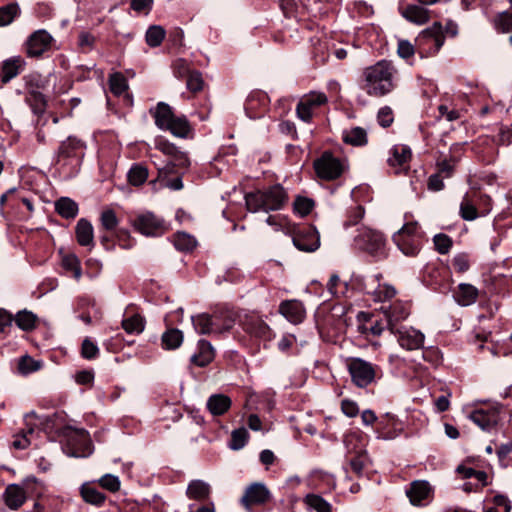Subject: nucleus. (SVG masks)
Listing matches in <instances>:
<instances>
[{
  "instance_id": "obj_1",
  "label": "nucleus",
  "mask_w": 512,
  "mask_h": 512,
  "mask_svg": "<svg viewBox=\"0 0 512 512\" xmlns=\"http://www.w3.org/2000/svg\"><path fill=\"white\" fill-rule=\"evenodd\" d=\"M395 68L391 62L381 60L365 69V87L369 94L385 95L394 87Z\"/></svg>"
},
{
  "instance_id": "obj_2",
  "label": "nucleus",
  "mask_w": 512,
  "mask_h": 512,
  "mask_svg": "<svg viewBox=\"0 0 512 512\" xmlns=\"http://www.w3.org/2000/svg\"><path fill=\"white\" fill-rule=\"evenodd\" d=\"M287 201V194L281 185H274L267 190L246 194L245 202L251 212L279 210Z\"/></svg>"
},
{
  "instance_id": "obj_3",
  "label": "nucleus",
  "mask_w": 512,
  "mask_h": 512,
  "mask_svg": "<svg viewBox=\"0 0 512 512\" xmlns=\"http://www.w3.org/2000/svg\"><path fill=\"white\" fill-rule=\"evenodd\" d=\"M150 112L159 129L167 130L178 138H187L189 136L192 128L188 120L184 116H175L168 104L159 102Z\"/></svg>"
},
{
  "instance_id": "obj_4",
  "label": "nucleus",
  "mask_w": 512,
  "mask_h": 512,
  "mask_svg": "<svg viewBox=\"0 0 512 512\" xmlns=\"http://www.w3.org/2000/svg\"><path fill=\"white\" fill-rule=\"evenodd\" d=\"M393 241L406 256H416L423 244V232L418 223L405 224L393 235Z\"/></svg>"
},
{
  "instance_id": "obj_5",
  "label": "nucleus",
  "mask_w": 512,
  "mask_h": 512,
  "mask_svg": "<svg viewBox=\"0 0 512 512\" xmlns=\"http://www.w3.org/2000/svg\"><path fill=\"white\" fill-rule=\"evenodd\" d=\"M354 245L375 258L381 259L386 256V239L378 230L369 227L358 228Z\"/></svg>"
},
{
  "instance_id": "obj_6",
  "label": "nucleus",
  "mask_w": 512,
  "mask_h": 512,
  "mask_svg": "<svg viewBox=\"0 0 512 512\" xmlns=\"http://www.w3.org/2000/svg\"><path fill=\"white\" fill-rule=\"evenodd\" d=\"M346 367L352 382L359 388L369 386L376 378V366L364 359L351 357L346 360Z\"/></svg>"
},
{
  "instance_id": "obj_7",
  "label": "nucleus",
  "mask_w": 512,
  "mask_h": 512,
  "mask_svg": "<svg viewBox=\"0 0 512 512\" xmlns=\"http://www.w3.org/2000/svg\"><path fill=\"white\" fill-rule=\"evenodd\" d=\"M445 35L440 22L424 29L416 38V46L419 51L426 55H435L443 46Z\"/></svg>"
},
{
  "instance_id": "obj_8",
  "label": "nucleus",
  "mask_w": 512,
  "mask_h": 512,
  "mask_svg": "<svg viewBox=\"0 0 512 512\" xmlns=\"http://www.w3.org/2000/svg\"><path fill=\"white\" fill-rule=\"evenodd\" d=\"M131 224L136 231L147 237L161 236L167 230L164 220L152 212L138 214Z\"/></svg>"
},
{
  "instance_id": "obj_9",
  "label": "nucleus",
  "mask_w": 512,
  "mask_h": 512,
  "mask_svg": "<svg viewBox=\"0 0 512 512\" xmlns=\"http://www.w3.org/2000/svg\"><path fill=\"white\" fill-rule=\"evenodd\" d=\"M64 451L72 457L89 456L92 453V444L88 432L84 429L70 430L67 434Z\"/></svg>"
},
{
  "instance_id": "obj_10",
  "label": "nucleus",
  "mask_w": 512,
  "mask_h": 512,
  "mask_svg": "<svg viewBox=\"0 0 512 512\" xmlns=\"http://www.w3.org/2000/svg\"><path fill=\"white\" fill-rule=\"evenodd\" d=\"M314 169L319 178L330 181L340 177L344 167L338 158L326 151L314 161Z\"/></svg>"
},
{
  "instance_id": "obj_11",
  "label": "nucleus",
  "mask_w": 512,
  "mask_h": 512,
  "mask_svg": "<svg viewBox=\"0 0 512 512\" xmlns=\"http://www.w3.org/2000/svg\"><path fill=\"white\" fill-rule=\"evenodd\" d=\"M380 311L386 319V326L391 333H395L398 323L406 320L410 315V304L406 301L395 300L388 305H382Z\"/></svg>"
},
{
  "instance_id": "obj_12",
  "label": "nucleus",
  "mask_w": 512,
  "mask_h": 512,
  "mask_svg": "<svg viewBox=\"0 0 512 512\" xmlns=\"http://www.w3.org/2000/svg\"><path fill=\"white\" fill-rule=\"evenodd\" d=\"M54 39L44 29L33 32L24 44L25 53L30 58H39L51 49Z\"/></svg>"
},
{
  "instance_id": "obj_13",
  "label": "nucleus",
  "mask_w": 512,
  "mask_h": 512,
  "mask_svg": "<svg viewBox=\"0 0 512 512\" xmlns=\"http://www.w3.org/2000/svg\"><path fill=\"white\" fill-rule=\"evenodd\" d=\"M344 443L347 452L352 455L350 459L351 470L357 475H360L368 461V457L363 446H358V443H360V436L356 433L348 434L344 439Z\"/></svg>"
},
{
  "instance_id": "obj_14",
  "label": "nucleus",
  "mask_w": 512,
  "mask_h": 512,
  "mask_svg": "<svg viewBox=\"0 0 512 512\" xmlns=\"http://www.w3.org/2000/svg\"><path fill=\"white\" fill-rule=\"evenodd\" d=\"M271 498V493L267 486L261 482H255L247 486L240 503L246 510H251L254 506L266 504Z\"/></svg>"
},
{
  "instance_id": "obj_15",
  "label": "nucleus",
  "mask_w": 512,
  "mask_h": 512,
  "mask_svg": "<svg viewBox=\"0 0 512 512\" xmlns=\"http://www.w3.org/2000/svg\"><path fill=\"white\" fill-rule=\"evenodd\" d=\"M381 278L382 276L377 274L368 280L366 284L367 293L372 296V299L375 302H381L382 305H388L391 303L392 299L395 298L397 291L394 286L388 283H381Z\"/></svg>"
},
{
  "instance_id": "obj_16",
  "label": "nucleus",
  "mask_w": 512,
  "mask_h": 512,
  "mask_svg": "<svg viewBox=\"0 0 512 512\" xmlns=\"http://www.w3.org/2000/svg\"><path fill=\"white\" fill-rule=\"evenodd\" d=\"M83 143L73 137H68L63 141L59 147L57 154V163L66 165L68 160H72L76 164L79 163L82 157Z\"/></svg>"
},
{
  "instance_id": "obj_17",
  "label": "nucleus",
  "mask_w": 512,
  "mask_h": 512,
  "mask_svg": "<svg viewBox=\"0 0 512 512\" xmlns=\"http://www.w3.org/2000/svg\"><path fill=\"white\" fill-rule=\"evenodd\" d=\"M398 11L405 20L416 25H424L431 18L430 10L422 4H405L400 2Z\"/></svg>"
},
{
  "instance_id": "obj_18",
  "label": "nucleus",
  "mask_w": 512,
  "mask_h": 512,
  "mask_svg": "<svg viewBox=\"0 0 512 512\" xmlns=\"http://www.w3.org/2000/svg\"><path fill=\"white\" fill-rule=\"evenodd\" d=\"M399 345L406 350H416L423 346L425 336L419 330L410 328H397L395 333Z\"/></svg>"
},
{
  "instance_id": "obj_19",
  "label": "nucleus",
  "mask_w": 512,
  "mask_h": 512,
  "mask_svg": "<svg viewBox=\"0 0 512 512\" xmlns=\"http://www.w3.org/2000/svg\"><path fill=\"white\" fill-rule=\"evenodd\" d=\"M469 419L484 431L493 429L499 420V409L497 407L481 408L473 411Z\"/></svg>"
},
{
  "instance_id": "obj_20",
  "label": "nucleus",
  "mask_w": 512,
  "mask_h": 512,
  "mask_svg": "<svg viewBox=\"0 0 512 512\" xmlns=\"http://www.w3.org/2000/svg\"><path fill=\"white\" fill-rule=\"evenodd\" d=\"M294 246L303 252H314L320 246L318 232L313 228H305L293 237Z\"/></svg>"
},
{
  "instance_id": "obj_21",
  "label": "nucleus",
  "mask_w": 512,
  "mask_h": 512,
  "mask_svg": "<svg viewBox=\"0 0 512 512\" xmlns=\"http://www.w3.org/2000/svg\"><path fill=\"white\" fill-rule=\"evenodd\" d=\"M25 65L24 58L19 55L5 59L1 64V82L8 83L24 70Z\"/></svg>"
},
{
  "instance_id": "obj_22",
  "label": "nucleus",
  "mask_w": 512,
  "mask_h": 512,
  "mask_svg": "<svg viewBox=\"0 0 512 512\" xmlns=\"http://www.w3.org/2000/svg\"><path fill=\"white\" fill-rule=\"evenodd\" d=\"M279 312L291 323H301L305 317L303 304L297 300H286L279 306Z\"/></svg>"
},
{
  "instance_id": "obj_23",
  "label": "nucleus",
  "mask_w": 512,
  "mask_h": 512,
  "mask_svg": "<svg viewBox=\"0 0 512 512\" xmlns=\"http://www.w3.org/2000/svg\"><path fill=\"white\" fill-rule=\"evenodd\" d=\"M478 289L472 284L460 283L453 292V298L460 306H470L477 301Z\"/></svg>"
},
{
  "instance_id": "obj_24",
  "label": "nucleus",
  "mask_w": 512,
  "mask_h": 512,
  "mask_svg": "<svg viewBox=\"0 0 512 512\" xmlns=\"http://www.w3.org/2000/svg\"><path fill=\"white\" fill-rule=\"evenodd\" d=\"M211 495V486L208 482L201 479H193L188 483L186 496L190 500L203 502L209 499Z\"/></svg>"
},
{
  "instance_id": "obj_25",
  "label": "nucleus",
  "mask_w": 512,
  "mask_h": 512,
  "mask_svg": "<svg viewBox=\"0 0 512 512\" xmlns=\"http://www.w3.org/2000/svg\"><path fill=\"white\" fill-rule=\"evenodd\" d=\"M215 351L213 346L207 340H199L197 345V352L192 355L191 362L199 367H205L213 361Z\"/></svg>"
},
{
  "instance_id": "obj_26",
  "label": "nucleus",
  "mask_w": 512,
  "mask_h": 512,
  "mask_svg": "<svg viewBox=\"0 0 512 512\" xmlns=\"http://www.w3.org/2000/svg\"><path fill=\"white\" fill-rule=\"evenodd\" d=\"M460 216L466 221H473L480 216H485L490 212V207L482 210L478 209L477 203L466 194L460 204Z\"/></svg>"
},
{
  "instance_id": "obj_27",
  "label": "nucleus",
  "mask_w": 512,
  "mask_h": 512,
  "mask_svg": "<svg viewBox=\"0 0 512 512\" xmlns=\"http://www.w3.org/2000/svg\"><path fill=\"white\" fill-rule=\"evenodd\" d=\"M388 164L391 167L405 168L411 158V149L404 144L394 145L390 150Z\"/></svg>"
},
{
  "instance_id": "obj_28",
  "label": "nucleus",
  "mask_w": 512,
  "mask_h": 512,
  "mask_svg": "<svg viewBox=\"0 0 512 512\" xmlns=\"http://www.w3.org/2000/svg\"><path fill=\"white\" fill-rule=\"evenodd\" d=\"M4 499L10 509L16 510L22 506L26 500L25 490L20 485L10 484L5 490Z\"/></svg>"
},
{
  "instance_id": "obj_29",
  "label": "nucleus",
  "mask_w": 512,
  "mask_h": 512,
  "mask_svg": "<svg viewBox=\"0 0 512 512\" xmlns=\"http://www.w3.org/2000/svg\"><path fill=\"white\" fill-rule=\"evenodd\" d=\"M326 98H304L297 104V115L304 122H310L313 110L325 103Z\"/></svg>"
},
{
  "instance_id": "obj_30",
  "label": "nucleus",
  "mask_w": 512,
  "mask_h": 512,
  "mask_svg": "<svg viewBox=\"0 0 512 512\" xmlns=\"http://www.w3.org/2000/svg\"><path fill=\"white\" fill-rule=\"evenodd\" d=\"M430 494V486L426 481H414L410 489L407 491V496L413 505H422L423 501L428 498Z\"/></svg>"
},
{
  "instance_id": "obj_31",
  "label": "nucleus",
  "mask_w": 512,
  "mask_h": 512,
  "mask_svg": "<svg viewBox=\"0 0 512 512\" xmlns=\"http://www.w3.org/2000/svg\"><path fill=\"white\" fill-rule=\"evenodd\" d=\"M231 399L224 394L211 395L207 400V408L214 416L223 415L231 407Z\"/></svg>"
},
{
  "instance_id": "obj_32",
  "label": "nucleus",
  "mask_w": 512,
  "mask_h": 512,
  "mask_svg": "<svg viewBox=\"0 0 512 512\" xmlns=\"http://www.w3.org/2000/svg\"><path fill=\"white\" fill-rule=\"evenodd\" d=\"M75 232L77 241L81 246L92 247L94 245L93 226L88 220L84 218L80 219L77 222Z\"/></svg>"
},
{
  "instance_id": "obj_33",
  "label": "nucleus",
  "mask_w": 512,
  "mask_h": 512,
  "mask_svg": "<svg viewBox=\"0 0 512 512\" xmlns=\"http://www.w3.org/2000/svg\"><path fill=\"white\" fill-rule=\"evenodd\" d=\"M25 87L30 96H43L47 80L41 74L31 73L24 77Z\"/></svg>"
},
{
  "instance_id": "obj_34",
  "label": "nucleus",
  "mask_w": 512,
  "mask_h": 512,
  "mask_svg": "<svg viewBox=\"0 0 512 512\" xmlns=\"http://www.w3.org/2000/svg\"><path fill=\"white\" fill-rule=\"evenodd\" d=\"M342 139L345 143L353 146H363L367 143V132L361 127H354L344 130Z\"/></svg>"
},
{
  "instance_id": "obj_35",
  "label": "nucleus",
  "mask_w": 512,
  "mask_h": 512,
  "mask_svg": "<svg viewBox=\"0 0 512 512\" xmlns=\"http://www.w3.org/2000/svg\"><path fill=\"white\" fill-rule=\"evenodd\" d=\"M250 333L262 339L265 343L270 342L273 338V333L270 327L260 319L252 320L248 326ZM267 347V344H264Z\"/></svg>"
},
{
  "instance_id": "obj_36",
  "label": "nucleus",
  "mask_w": 512,
  "mask_h": 512,
  "mask_svg": "<svg viewBox=\"0 0 512 512\" xmlns=\"http://www.w3.org/2000/svg\"><path fill=\"white\" fill-rule=\"evenodd\" d=\"M194 329L199 334H215V331L213 329V325L215 323H212V318L210 317V314L207 313H200L195 316H192L191 318Z\"/></svg>"
},
{
  "instance_id": "obj_37",
  "label": "nucleus",
  "mask_w": 512,
  "mask_h": 512,
  "mask_svg": "<svg viewBox=\"0 0 512 512\" xmlns=\"http://www.w3.org/2000/svg\"><path fill=\"white\" fill-rule=\"evenodd\" d=\"M55 209L64 218H74L78 213V205L68 197H62L55 202Z\"/></svg>"
},
{
  "instance_id": "obj_38",
  "label": "nucleus",
  "mask_w": 512,
  "mask_h": 512,
  "mask_svg": "<svg viewBox=\"0 0 512 512\" xmlns=\"http://www.w3.org/2000/svg\"><path fill=\"white\" fill-rule=\"evenodd\" d=\"M162 346L167 350L178 348L183 342V333L176 328L168 329L161 337Z\"/></svg>"
},
{
  "instance_id": "obj_39",
  "label": "nucleus",
  "mask_w": 512,
  "mask_h": 512,
  "mask_svg": "<svg viewBox=\"0 0 512 512\" xmlns=\"http://www.w3.org/2000/svg\"><path fill=\"white\" fill-rule=\"evenodd\" d=\"M81 495L85 502L96 506H101L105 501V495L90 484L82 485Z\"/></svg>"
},
{
  "instance_id": "obj_40",
  "label": "nucleus",
  "mask_w": 512,
  "mask_h": 512,
  "mask_svg": "<svg viewBox=\"0 0 512 512\" xmlns=\"http://www.w3.org/2000/svg\"><path fill=\"white\" fill-rule=\"evenodd\" d=\"M304 503L317 512H331L332 506L322 496L317 494H307L304 498Z\"/></svg>"
},
{
  "instance_id": "obj_41",
  "label": "nucleus",
  "mask_w": 512,
  "mask_h": 512,
  "mask_svg": "<svg viewBox=\"0 0 512 512\" xmlns=\"http://www.w3.org/2000/svg\"><path fill=\"white\" fill-rule=\"evenodd\" d=\"M145 327V321L139 314H134L122 320V328L128 334H140Z\"/></svg>"
},
{
  "instance_id": "obj_42",
  "label": "nucleus",
  "mask_w": 512,
  "mask_h": 512,
  "mask_svg": "<svg viewBox=\"0 0 512 512\" xmlns=\"http://www.w3.org/2000/svg\"><path fill=\"white\" fill-rule=\"evenodd\" d=\"M165 35L166 31L162 26H150L145 35L146 43L150 47H158L163 42Z\"/></svg>"
},
{
  "instance_id": "obj_43",
  "label": "nucleus",
  "mask_w": 512,
  "mask_h": 512,
  "mask_svg": "<svg viewBox=\"0 0 512 512\" xmlns=\"http://www.w3.org/2000/svg\"><path fill=\"white\" fill-rule=\"evenodd\" d=\"M110 91L115 95H121L128 89V82L126 77L120 73L115 72L109 76Z\"/></svg>"
},
{
  "instance_id": "obj_44",
  "label": "nucleus",
  "mask_w": 512,
  "mask_h": 512,
  "mask_svg": "<svg viewBox=\"0 0 512 512\" xmlns=\"http://www.w3.org/2000/svg\"><path fill=\"white\" fill-rule=\"evenodd\" d=\"M20 14V8L17 3H10L0 7V26L11 24Z\"/></svg>"
},
{
  "instance_id": "obj_45",
  "label": "nucleus",
  "mask_w": 512,
  "mask_h": 512,
  "mask_svg": "<svg viewBox=\"0 0 512 512\" xmlns=\"http://www.w3.org/2000/svg\"><path fill=\"white\" fill-rule=\"evenodd\" d=\"M210 317L212 318V323H215L213 325L215 333H223L233 326V319L225 313L215 312Z\"/></svg>"
},
{
  "instance_id": "obj_46",
  "label": "nucleus",
  "mask_w": 512,
  "mask_h": 512,
  "mask_svg": "<svg viewBox=\"0 0 512 512\" xmlns=\"http://www.w3.org/2000/svg\"><path fill=\"white\" fill-rule=\"evenodd\" d=\"M174 246L179 251H192L196 246V240L185 232H178L174 236Z\"/></svg>"
},
{
  "instance_id": "obj_47",
  "label": "nucleus",
  "mask_w": 512,
  "mask_h": 512,
  "mask_svg": "<svg viewBox=\"0 0 512 512\" xmlns=\"http://www.w3.org/2000/svg\"><path fill=\"white\" fill-rule=\"evenodd\" d=\"M100 222L104 230L112 232L117 228L119 219L114 210L104 209L100 215Z\"/></svg>"
},
{
  "instance_id": "obj_48",
  "label": "nucleus",
  "mask_w": 512,
  "mask_h": 512,
  "mask_svg": "<svg viewBox=\"0 0 512 512\" xmlns=\"http://www.w3.org/2000/svg\"><path fill=\"white\" fill-rule=\"evenodd\" d=\"M148 177V170L142 165H134L128 172V180L134 186L142 185Z\"/></svg>"
},
{
  "instance_id": "obj_49",
  "label": "nucleus",
  "mask_w": 512,
  "mask_h": 512,
  "mask_svg": "<svg viewBox=\"0 0 512 512\" xmlns=\"http://www.w3.org/2000/svg\"><path fill=\"white\" fill-rule=\"evenodd\" d=\"M62 266L64 269L71 271L76 280H79L82 275L80 261L74 254L64 255L62 258Z\"/></svg>"
},
{
  "instance_id": "obj_50",
  "label": "nucleus",
  "mask_w": 512,
  "mask_h": 512,
  "mask_svg": "<svg viewBox=\"0 0 512 512\" xmlns=\"http://www.w3.org/2000/svg\"><path fill=\"white\" fill-rule=\"evenodd\" d=\"M189 164L190 161L187 154L179 150L175 157L171 159L165 167L159 169V172L170 173L173 171L174 167L186 168Z\"/></svg>"
},
{
  "instance_id": "obj_51",
  "label": "nucleus",
  "mask_w": 512,
  "mask_h": 512,
  "mask_svg": "<svg viewBox=\"0 0 512 512\" xmlns=\"http://www.w3.org/2000/svg\"><path fill=\"white\" fill-rule=\"evenodd\" d=\"M15 322L22 330H31L35 327L36 316L32 312L21 311L17 313Z\"/></svg>"
},
{
  "instance_id": "obj_52",
  "label": "nucleus",
  "mask_w": 512,
  "mask_h": 512,
  "mask_svg": "<svg viewBox=\"0 0 512 512\" xmlns=\"http://www.w3.org/2000/svg\"><path fill=\"white\" fill-rule=\"evenodd\" d=\"M248 432L245 428H238L232 431L229 447L233 450L243 448L247 442Z\"/></svg>"
},
{
  "instance_id": "obj_53",
  "label": "nucleus",
  "mask_w": 512,
  "mask_h": 512,
  "mask_svg": "<svg viewBox=\"0 0 512 512\" xmlns=\"http://www.w3.org/2000/svg\"><path fill=\"white\" fill-rule=\"evenodd\" d=\"M155 148L171 159H173L179 151L175 144L169 142L164 137H157L155 139Z\"/></svg>"
},
{
  "instance_id": "obj_54",
  "label": "nucleus",
  "mask_w": 512,
  "mask_h": 512,
  "mask_svg": "<svg viewBox=\"0 0 512 512\" xmlns=\"http://www.w3.org/2000/svg\"><path fill=\"white\" fill-rule=\"evenodd\" d=\"M495 26L498 31L508 33L512 31V11L500 13L495 19Z\"/></svg>"
},
{
  "instance_id": "obj_55",
  "label": "nucleus",
  "mask_w": 512,
  "mask_h": 512,
  "mask_svg": "<svg viewBox=\"0 0 512 512\" xmlns=\"http://www.w3.org/2000/svg\"><path fill=\"white\" fill-rule=\"evenodd\" d=\"M314 206V202L306 197H297L294 201V211L300 216L308 215Z\"/></svg>"
},
{
  "instance_id": "obj_56",
  "label": "nucleus",
  "mask_w": 512,
  "mask_h": 512,
  "mask_svg": "<svg viewBox=\"0 0 512 512\" xmlns=\"http://www.w3.org/2000/svg\"><path fill=\"white\" fill-rule=\"evenodd\" d=\"M433 242L435 245V249L440 254H447L452 247V240L446 234L440 233V234L435 235L433 238Z\"/></svg>"
},
{
  "instance_id": "obj_57",
  "label": "nucleus",
  "mask_w": 512,
  "mask_h": 512,
  "mask_svg": "<svg viewBox=\"0 0 512 512\" xmlns=\"http://www.w3.org/2000/svg\"><path fill=\"white\" fill-rule=\"evenodd\" d=\"M99 484L110 492H116L120 489V480L112 474H105L99 479Z\"/></svg>"
},
{
  "instance_id": "obj_58",
  "label": "nucleus",
  "mask_w": 512,
  "mask_h": 512,
  "mask_svg": "<svg viewBox=\"0 0 512 512\" xmlns=\"http://www.w3.org/2000/svg\"><path fill=\"white\" fill-rule=\"evenodd\" d=\"M203 79L200 73L192 72L187 78V87L192 93H198L203 88Z\"/></svg>"
},
{
  "instance_id": "obj_59",
  "label": "nucleus",
  "mask_w": 512,
  "mask_h": 512,
  "mask_svg": "<svg viewBox=\"0 0 512 512\" xmlns=\"http://www.w3.org/2000/svg\"><path fill=\"white\" fill-rule=\"evenodd\" d=\"M99 353L98 346L89 338L84 339L81 348V354L85 359H93Z\"/></svg>"
},
{
  "instance_id": "obj_60",
  "label": "nucleus",
  "mask_w": 512,
  "mask_h": 512,
  "mask_svg": "<svg viewBox=\"0 0 512 512\" xmlns=\"http://www.w3.org/2000/svg\"><path fill=\"white\" fill-rule=\"evenodd\" d=\"M397 53L401 58L408 59L415 54V47L410 41L401 39L398 41Z\"/></svg>"
},
{
  "instance_id": "obj_61",
  "label": "nucleus",
  "mask_w": 512,
  "mask_h": 512,
  "mask_svg": "<svg viewBox=\"0 0 512 512\" xmlns=\"http://www.w3.org/2000/svg\"><path fill=\"white\" fill-rule=\"evenodd\" d=\"M40 365L29 356H23L18 364L21 373L28 374L38 370Z\"/></svg>"
},
{
  "instance_id": "obj_62",
  "label": "nucleus",
  "mask_w": 512,
  "mask_h": 512,
  "mask_svg": "<svg viewBox=\"0 0 512 512\" xmlns=\"http://www.w3.org/2000/svg\"><path fill=\"white\" fill-rule=\"evenodd\" d=\"M452 265L457 272H466L470 267L468 255L464 253L455 255L452 260Z\"/></svg>"
},
{
  "instance_id": "obj_63",
  "label": "nucleus",
  "mask_w": 512,
  "mask_h": 512,
  "mask_svg": "<svg viewBox=\"0 0 512 512\" xmlns=\"http://www.w3.org/2000/svg\"><path fill=\"white\" fill-rule=\"evenodd\" d=\"M377 119L382 127H389L394 120L392 109L388 106L382 107L378 112Z\"/></svg>"
},
{
  "instance_id": "obj_64",
  "label": "nucleus",
  "mask_w": 512,
  "mask_h": 512,
  "mask_svg": "<svg viewBox=\"0 0 512 512\" xmlns=\"http://www.w3.org/2000/svg\"><path fill=\"white\" fill-rule=\"evenodd\" d=\"M28 103L32 111L37 115L43 114L47 107L46 98H28Z\"/></svg>"
}]
</instances>
